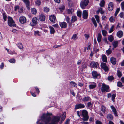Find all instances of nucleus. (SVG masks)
Returning a JSON list of instances; mask_svg holds the SVG:
<instances>
[{"instance_id": "nucleus-1", "label": "nucleus", "mask_w": 124, "mask_h": 124, "mask_svg": "<svg viewBox=\"0 0 124 124\" xmlns=\"http://www.w3.org/2000/svg\"><path fill=\"white\" fill-rule=\"evenodd\" d=\"M51 114L47 113L46 114L43 113L41 117V120L45 122V124H57L59 121L61 117L57 116L53 117L51 119L49 116ZM39 124H43L40 123Z\"/></svg>"}, {"instance_id": "nucleus-7", "label": "nucleus", "mask_w": 124, "mask_h": 124, "mask_svg": "<svg viewBox=\"0 0 124 124\" xmlns=\"http://www.w3.org/2000/svg\"><path fill=\"white\" fill-rule=\"evenodd\" d=\"M49 20L52 22L55 23L56 21V17L54 15H51L49 17Z\"/></svg>"}, {"instance_id": "nucleus-10", "label": "nucleus", "mask_w": 124, "mask_h": 124, "mask_svg": "<svg viewBox=\"0 0 124 124\" xmlns=\"http://www.w3.org/2000/svg\"><path fill=\"white\" fill-rule=\"evenodd\" d=\"M93 77L94 78H96L98 77H100V75L99 74H98L97 72L95 71H93L92 73Z\"/></svg>"}, {"instance_id": "nucleus-3", "label": "nucleus", "mask_w": 124, "mask_h": 124, "mask_svg": "<svg viewBox=\"0 0 124 124\" xmlns=\"http://www.w3.org/2000/svg\"><path fill=\"white\" fill-rule=\"evenodd\" d=\"M81 116L83 118L82 119L84 121H87L89 119V116H88V112L85 110H83L82 111V115Z\"/></svg>"}, {"instance_id": "nucleus-29", "label": "nucleus", "mask_w": 124, "mask_h": 124, "mask_svg": "<svg viewBox=\"0 0 124 124\" xmlns=\"http://www.w3.org/2000/svg\"><path fill=\"white\" fill-rule=\"evenodd\" d=\"M77 34H75L73 35L72 37L71 38V39H73V40H75L77 39Z\"/></svg>"}, {"instance_id": "nucleus-48", "label": "nucleus", "mask_w": 124, "mask_h": 124, "mask_svg": "<svg viewBox=\"0 0 124 124\" xmlns=\"http://www.w3.org/2000/svg\"><path fill=\"white\" fill-rule=\"evenodd\" d=\"M114 28V25H113L111 26L110 30L109 31V33H111L113 31Z\"/></svg>"}, {"instance_id": "nucleus-63", "label": "nucleus", "mask_w": 124, "mask_h": 124, "mask_svg": "<svg viewBox=\"0 0 124 124\" xmlns=\"http://www.w3.org/2000/svg\"><path fill=\"white\" fill-rule=\"evenodd\" d=\"M67 13L69 14H71L72 13V10L70 9H68L67 10Z\"/></svg>"}, {"instance_id": "nucleus-55", "label": "nucleus", "mask_w": 124, "mask_h": 124, "mask_svg": "<svg viewBox=\"0 0 124 124\" xmlns=\"http://www.w3.org/2000/svg\"><path fill=\"white\" fill-rule=\"evenodd\" d=\"M70 19V18H69L68 16H66V20L68 23H69V20Z\"/></svg>"}, {"instance_id": "nucleus-39", "label": "nucleus", "mask_w": 124, "mask_h": 124, "mask_svg": "<svg viewBox=\"0 0 124 124\" xmlns=\"http://www.w3.org/2000/svg\"><path fill=\"white\" fill-rule=\"evenodd\" d=\"M19 48L20 49H22L23 48V46L22 44L20 43H18L17 45Z\"/></svg>"}, {"instance_id": "nucleus-58", "label": "nucleus", "mask_w": 124, "mask_h": 124, "mask_svg": "<svg viewBox=\"0 0 124 124\" xmlns=\"http://www.w3.org/2000/svg\"><path fill=\"white\" fill-rule=\"evenodd\" d=\"M98 11L100 12L101 14H102L104 13L103 11L101 8L99 9L98 10Z\"/></svg>"}, {"instance_id": "nucleus-60", "label": "nucleus", "mask_w": 124, "mask_h": 124, "mask_svg": "<svg viewBox=\"0 0 124 124\" xmlns=\"http://www.w3.org/2000/svg\"><path fill=\"white\" fill-rule=\"evenodd\" d=\"M12 32L14 33H17L18 32V31L16 29H14L13 30Z\"/></svg>"}, {"instance_id": "nucleus-16", "label": "nucleus", "mask_w": 124, "mask_h": 124, "mask_svg": "<svg viewBox=\"0 0 124 124\" xmlns=\"http://www.w3.org/2000/svg\"><path fill=\"white\" fill-rule=\"evenodd\" d=\"M108 10L110 11H112L113 8V3L112 2H110L109 3L108 7Z\"/></svg>"}, {"instance_id": "nucleus-17", "label": "nucleus", "mask_w": 124, "mask_h": 124, "mask_svg": "<svg viewBox=\"0 0 124 124\" xmlns=\"http://www.w3.org/2000/svg\"><path fill=\"white\" fill-rule=\"evenodd\" d=\"M111 108L112 110V111L113 112L114 114L116 116H117L118 115L117 113L115 107L113 105L111 106Z\"/></svg>"}, {"instance_id": "nucleus-37", "label": "nucleus", "mask_w": 124, "mask_h": 124, "mask_svg": "<svg viewBox=\"0 0 124 124\" xmlns=\"http://www.w3.org/2000/svg\"><path fill=\"white\" fill-rule=\"evenodd\" d=\"M31 12L32 14H36L37 13L36 10L34 8H32L31 10Z\"/></svg>"}, {"instance_id": "nucleus-33", "label": "nucleus", "mask_w": 124, "mask_h": 124, "mask_svg": "<svg viewBox=\"0 0 124 124\" xmlns=\"http://www.w3.org/2000/svg\"><path fill=\"white\" fill-rule=\"evenodd\" d=\"M38 19L36 17H34L32 19V22L34 24H36L37 23V20Z\"/></svg>"}, {"instance_id": "nucleus-46", "label": "nucleus", "mask_w": 124, "mask_h": 124, "mask_svg": "<svg viewBox=\"0 0 124 124\" xmlns=\"http://www.w3.org/2000/svg\"><path fill=\"white\" fill-rule=\"evenodd\" d=\"M111 50L110 49H109L108 50L106 51V53L108 55H109L111 54Z\"/></svg>"}, {"instance_id": "nucleus-14", "label": "nucleus", "mask_w": 124, "mask_h": 124, "mask_svg": "<svg viewBox=\"0 0 124 124\" xmlns=\"http://www.w3.org/2000/svg\"><path fill=\"white\" fill-rule=\"evenodd\" d=\"M23 2L25 4L28 10H29L30 8V2L28 0H23Z\"/></svg>"}, {"instance_id": "nucleus-47", "label": "nucleus", "mask_w": 124, "mask_h": 124, "mask_svg": "<svg viewBox=\"0 0 124 124\" xmlns=\"http://www.w3.org/2000/svg\"><path fill=\"white\" fill-rule=\"evenodd\" d=\"M119 16L120 18L124 19V13L123 12H122L120 14Z\"/></svg>"}, {"instance_id": "nucleus-11", "label": "nucleus", "mask_w": 124, "mask_h": 124, "mask_svg": "<svg viewBox=\"0 0 124 124\" xmlns=\"http://www.w3.org/2000/svg\"><path fill=\"white\" fill-rule=\"evenodd\" d=\"M91 84L89 85V88L90 89H92L95 88L96 86V84L94 82L91 83Z\"/></svg>"}, {"instance_id": "nucleus-52", "label": "nucleus", "mask_w": 124, "mask_h": 124, "mask_svg": "<svg viewBox=\"0 0 124 124\" xmlns=\"http://www.w3.org/2000/svg\"><path fill=\"white\" fill-rule=\"evenodd\" d=\"M117 74L119 77H120L122 76L121 72L119 70L117 71Z\"/></svg>"}, {"instance_id": "nucleus-30", "label": "nucleus", "mask_w": 124, "mask_h": 124, "mask_svg": "<svg viewBox=\"0 0 124 124\" xmlns=\"http://www.w3.org/2000/svg\"><path fill=\"white\" fill-rule=\"evenodd\" d=\"M102 60L103 62H107L106 56L105 55H103L102 56Z\"/></svg>"}, {"instance_id": "nucleus-18", "label": "nucleus", "mask_w": 124, "mask_h": 124, "mask_svg": "<svg viewBox=\"0 0 124 124\" xmlns=\"http://www.w3.org/2000/svg\"><path fill=\"white\" fill-rule=\"evenodd\" d=\"M90 65L91 66L93 67L97 68V66L98 65V63L96 62H91Z\"/></svg>"}, {"instance_id": "nucleus-28", "label": "nucleus", "mask_w": 124, "mask_h": 124, "mask_svg": "<svg viewBox=\"0 0 124 124\" xmlns=\"http://www.w3.org/2000/svg\"><path fill=\"white\" fill-rule=\"evenodd\" d=\"M101 109L102 112L104 113L106 111V108L105 106L101 105Z\"/></svg>"}, {"instance_id": "nucleus-40", "label": "nucleus", "mask_w": 124, "mask_h": 124, "mask_svg": "<svg viewBox=\"0 0 124 124\" xmlns=\"http://www.w3.org/2000/svg\"><path fill=\"white\" fill-rule=\"evenodd\" d=\"M95 17L96 19L97 22L98 23H99L100 22L99 20V17L97 15L95 16Z\"/></svg>"}, {"instance_id": "nucleus-22", "label": "nucleus", "mask_w": 124, "mask_h": 124, "mask_svg": "<svg viewBox=\"0 0 124 124\" xmlns=\"http://www.w3.org/2000/svg\"><path fill=\"white\" fill-rule=\"evenodd\" d=\"M123 35V32L121 31H119L117 33V35L119 38L122 37Z\"/></svg>"}, {"instance_id": "nucleus-5", "label": "nucleus", "mask_w": 124, "mask_h": 124, "mask_svg": "<svg viewBox=\"0 0 124 124\" xmlns=\"http://www.w3.org/2000/svg\"><path fill=\"white\" fill-rule=\"evenodd\" d=\"M9 25L11 26L15 27V24L12 18L10 17H8V21Z\"/></svg>"}, {"instance_id": "nucleus-35", "label": "nucleus", "mask_w": 124, "mask_h": 124, "mask_svg": "<svg viewBox=\"0 0 124 124\" xmlns=\"http://www.w3.org/2000/svg\"><path fill=\"white\" fill-rule=\"evenodd\" d=\"M109 20L111 22H114L115 21V19L114 17L112 16L110 18Z\"/></svg>"}, {"instance_id": "nucleus-8", "label": "nucleus", "mask_w": 124, "mask_h": 124, "mask_svg": "<svg viewBox=\"0 0 124 124\" xmlns=\"http://www.w3.org/2000/svg\"><path fill=\"white\" fill-rule=\"evenodd\" d=\"M88 15V11L85 10H84L82 13V17L83 18L85 19H87Z\"/></svg>"}, {"instance_id": "nucleus-36", "label": "nucleus", "mask_w": 124, "mask_h": 124, "mask_svg": "<svg viewBox=\"0 0 124 124\" xmlns=\"http://www.w3.org/2000/svg\"><path fill=\"white\" fill-rule=\"evenodd\" d=\"M101 32L102 35L103 36H106L107 32L105 30H102L101 31Z\"/></svg>"}, {"instance_id": "nucleus-15", "label": "nucleus", "mask_w": 124, "mask_h": 124, "mask_svg": "<svg viewBox=\"0 0 124 124\" xmlns=\"http://www.w3.org/2000/svg\"><path fill=\"white\" fill-rule=\"evenodd\" d=\"M59 25L62 28H66L67 26L66 23L65 22H60Z\"/></svg>"}, {"instance_id": "nucleus-20", "label": "nucleus", "mask_w": 124, "mask_h": 124, "mask_svg": "<svg viewBox=\"0 0 124 124\" xmlns=\"http://www.w3.org/2000/svg\"><path fill=\"white\" fill-rule=\"evenodd\" d=\"M71 87H77V84L75 82L71 81L70 82Z\"/></svg>"}, {"instance_id": "nucleus-51", "label": "nucleus", "mask_w": 124, "mask_h": 124, "mask_svg": "<svg viewBox=\"0 0 124 124\" xmlns=\"http://www.w3.org/2000/svg\"><path fill=\"white\" fill-rule=\"evenodd\" d=\"M104 1H101L100 3V6L101 7H103L104 5Z\"/></svg>"}, {"instance_id": "nucleus-19", "label": "nucleus", "mask_w": 124, "mask_h": 124, "mask_svg": "<svg viewBox=\"0 0 124 124\" xmlns=\"http://www.w3.org/2000/svg\"><path fill=\"white\" fill-rule=\"evenodd\" d=\"M45 16L44 15L41 14L39 16V19L40 21H44L45 20Z\"/></svg>"}, {"instance_id": "nucleus-42", "label": "nucleus", "mask_w": 124, "mask_h": 124, "mask_svg": "<svg viewBox=\"0 0 124 124\" xmlns=\"http://www.w3.org/2000/svg\"><path fill=\"white\" fill-rule=\"evenodd\" d=\"M44 10L45 12H47L49 11V9L47 7H44Z\"/></svg>"}, {"instance_id": "nucleus-32", "label": "nucleus", "mask_w": 124, "mask_h": 124, "mask_svg": "<svg viewBox=\"0 0 124 124\" xmlns=\"http://www.w3.org/2000/svg\"><path fill=\"white\" fill-rule=\"evenodd\" d=\"M108 39L109 41L112 42L114 40L113 36L112 35H110L108 37Z\"/></svg>"}, {"instance_id": "nucleus-2", "label": "nucleus", "mask_w": 124, "mask_h": 124, "mask_svg": "<svg viewBox=\"0 0 124 124\" xmlns=\"http://www.w3.org/2000/svg\"><path fill=\"white\" fill-rule=\"evenodd\" d=\"M101 91L103 92H108L111 91V89L109 85L103 83L102 85Z\"/></svg>"}, {"instance_id": "nucleus-45", "label": "nucleus", "mask_w": 124, "mask_h": 124, "mask_svg": "<svg viewBox=\"0 0 124 124\" xmlns=\"http://www.w3.org/2000/svg\"><path fill=\"white\" fill-rule=\"evenodd\" d=\"M34 34L35 35H37L39 36H40V35L39 34V31H35L34 32Z\"/></svg>"}, {"instance_id": "nucleus-24", "label": "nucleus", "mask_w": 124, "mask_h": 124, "mask_svg": "<svg viewBox=\"0 0 124 124\" xmlns=\"http://www.w3.org/2000/svg\"><path fill=\"white\" fill-rule=\"evenodd\" d=\"M118 41H114L112 43L113 47L114 48H116L118 45Z\"/></svg>"}, {"instance_id": "nucleus-43", "label": "nucleus", "mask_w": 124, "mask_h": 124, "mask_svg": "<svg viewBox=\"0 0 124 124\" xmlns=\"http://www.w3.org/2000/svg\"><path fill=\"white\" fill-rule=\"evenodd\" d=\"M108 80L110 81H112L114 79V78L113 76H109L108 78Z\"/></svg>"}, {"instance_id": "nucleus-49", "label": "nucleus", "mask_w": 124, "mask_h": 124, "mask_svg": "<svg viewBox=\"0 0 124 124\" xmlns=\"http://www.w3.org/2000/svg\"><path fill=\"white\" fill-rule=\"evenodd\" d=\"M117 86L118 87H122L123 86L122 85V83L120 82H117Z\"/></svg>"}, {"instance_id": "nucleus-61", "label": "nucleus", "mask_w": 124, "mask_h": 124, "mask_svg": "<svg viewBox=\"0 0 124 124\" xmlns=\"http://www.w3.org/2000/svg\"><path fill=\"white\" fill-rule=\"evenodd\" d=\"M35 88L38 94H39V89L37 87H35Z\"/></svg>"}, {"instance_id": "nucleus-26", "label": "nucleus", "mask_w": 124, "mask_h": 124, "mask_svg": "<svg viewBox=\"0 0 124 124\" xmlns=\"http://www.w3.org/2000/svg\"><path fill=\"white\" fill-rule=\"evenodd\" d=\"M107 118L108 120H111L113 119L112 115L110 114H108L107 115Z\"/></svg>"}, {"instance_id": "nucleus-31", "label": "nucleus", "mask_w": 124, "mask_h": 124, "mask_svg": "<svg viewBox=\"0 0 124 124\" xmlns=\"http://www.w3.org/2000/svg\"><path fill=\"white\" fill-rule=\"evenodd\" d=\"M66 112H64L62 116V118H61V120L62 121H63L65 119V118L66 117Z\"/></svg>"}, {"instance_id": "nucleus-62", "label": "nucleus", "mask_w": 124, "mask_h": 124, "mask_svg": "<svg viewBox=\"0 0 124 124\" xmlns=\"http://www.w3.org/2000/svg\"><path fill=\"white\" fill-rule=\"evenodd\" d=\"M91 43H88V47L87 49L88 50H90V47Z\"/></svg>"}, {"instance_id": "nucleus-53", "label": "nucleus", "mask_w": 124, "mask_h": 124, "mask_svg": "<svg viewBox=\"0 0 124 124\" xmlns=\"http://www.w3.org/2000/svg\"><path fill=\"white\" fill-rule=\"evenodd\" d=\"M35 3L36 5L39 6L40 5L41 2L39 0L35 2Z\"/></svg>"}, {"instance_id": "nucleus-64", "label": "nucleus", "mask_w": 124, "mask_h": 124, "mask_svg": "<svg viewBox=\"0 0 124 124\" xmlns=\"http://www.w3.org/2000/svg\"><path fill=\"white\" fill-rule=\"evenodd\" d=\"M4 65L3 63H2L0 65V69H3L4 67Z\"/></svg>"}, {"instance_id": "nucleus-27", "label": "nucleus", "mask_w": 124, "mask_h": 124, "mask_svg": "<svg viewBox=\"0 0 124 124\" xmlns=\"http://www.w3.org/2000/svg\"><path fill=\"white\" fill-rule=\"evenodd\" d=\"M110 61L111 63L112 64L115 65L116 63V61L115 58L112 57L110 59Z\"/></svg>"}, {"instance_id": "nucleus-12", "label": "nucleus", "mask_w": 124, "mask_h": 124, "mask_svg": "<svg viewBox=\"0 0 124 124\" xmlns=\"http://www.w3.org/2000/svg\"><path fill=\"white\" fill-rule=\"evenodd\" d=\"M111 97H112L111 100L114 102V99L116 97L115 94H113L112 95L111 94V93H109L107 94V97L108 98H109Z\"/></svg>"}, {"instance_id": "nucleus-23", "label": "nucleus", "mask_w": 124, "mask_h": 124, "mask_svg": "<svg viewBox=\"0 0 124 124\" xmlns=\"http://www.w3.org/2000/svg\"><path fill=\"white\" fill-rule=\"evenodd\" d=\"M102 36L101 34L98 33L97 37V41L98 43H99L101 40Z\"/></svg>"}, {"instance_id": "nucleus-41", "label": "nucleus", "mask_w": 124, "mask_h": 124, "mask_svg": "<svg viewBox=\"0 0 124 124\" xmlns=\"http://www.w3.org/2000/svg\"><path fill=\"white\" fill-rule=\"evenodd\" d=\"M77 16L79 17L81 16L82 12L81 11H78L77 13Z\"/></svg>"}, {"instance_id": "nucleus-9", "label": "nucleus", "mask_w": 124, "mask_h": 124, "mask_svg": "<svg viewBox=\"0 0 124 124\" xmlns=\"http://www.w3.org/2000/svg\"><path fill=\"white\" fill-rule=\"evenodd\" d=\"M19 20L20 23L22 24L25 23L26 21V18L23 16H22L20 17Z\"/></svg>"}, {"instance_id": "nucleus-21", "label": "nucleus", "mask_w": 124, "mask_h": 124, "mask_svg": "<svg viewBox=\"0 0 124 124\" xmlns=\"http://www.w3.org/2000/svg\"><path fill=\"white\" fill-rule=\"evenodd\" d=\"M91 100L89 96L85 97L82 99V100L85 102Z\"/></svg>"}, {"instance_id": "nucleus-56", "label": "nucleus", "mask_w": 124, "mask_h": 124, "mask_svg": "<svg viewBox=\"0 0 124 124\" xmlns=\"http://www.w3.org/2000/svg\"><path fill=\"white\" fill-rule=\"evenodd\" d=\"M70 92L74 96H75V93H74L73 91V90H70Z\"/></svg>"}, {"instance_id": "nucleus-44", "label": "nucleus", "mask_w": 124, "mask_h": 124, "mask_svg": "<svg viewBox=\"0 0 124 124\" xmlns=\"http://www.w3.org/2000/svg\"><path fill=\"white\" fill-rule=\"evenodd\" d=\"M121 8L123 11H124V1L122 2L121 4Z\"/></svg>"}, {"instance_id": "nucleus-50", "label": "nucleus", "mask_w": 124, "mask_h": 124, "mask_svg": "<svg viewBox=\"0 0 124 124\" xmlns=\"http://www.w3.org/2000/svg\"><path fill=\"white\" fill-rule=\"evenodd\" d=\"M9 54L11 55H13L14 54H17V53L15 52L14 51H9Z\"/></svg>"}, {"instance_id": "nucleus-38", "label": "nucleus", "mask_w": 124, "mask_h": 124, "mask_svg": "<svg viewBox=\"0 0 124 124\" xmlns=\"http://www.w3.org/2000/svg\"><path fill=\"white\" fill-rule=\"evenodd\" d=\"M9 61L11 63H15L16 62V60L14 58H12L9 60Z\"/></svg>"}, {"instance_id": "nucleus-6", "label": "nucleus", "mask_w": 124, "mask_h": 124, "mask_svg": "<svg viewBox=\"0 0 124 124\" xmlns=\"http://www.w3.org/2000/svg\"><path fill=\"white\" fill-rule=\"evenodd\" d=\"M101 68L104 69L105 71H108L109 69L105 63L102 62L101 63Z\"/></svg>"}, {"instance_id": "nucleus-59", "label": "nucleus", "mask_w": 124, "mask_h": 124, "mask_svg": "<svg viewBox=\"0 0 124 124\" xmlns=\"http://www.w3.org/2000/svg\"><path fill=\"white\" fill-rule=\"evenodd\" d=\"M96 124H102L101 122L99 120H97L96 121Z\"/></svg>"}, {"instance_id": "nucleus-4", "label": "nucleus", "mask_w": 124, "mask_h": 124, "mask_svg": "<svg viewBox=\"0 0 124 124\" xmlns=\"http://www.w3.org/2000/svg\"><path fill=\"white\" fill-rule=\"evenodd\" d=\"M89 0H84L82 1L80 3V6L81 8L82 9H84L85 7L88 4Z\"/></svg>"}, {"instance_id": "nucleus-54", "label": "nucleus", "mask_w": 124, "mask_h": 124, "mask_svg": "<svg viewBox=\"0 0 124 124\" xmlns=\"http://www.w3.org/2000/svg\"><path fill=\"white\" fill-rule=\"evenodd\" d=\"M23 11V9L22 8H19L18 10L19 12L20 13H22Z\"/></svg>"}, {"instance_id": "nucleus-13", "label": "nucleus", "mask_w": 124, "mask_h": 124, "mask_svg": "<svg viewBox=\"0 0 124 124\" xmlns=\"http://www.w3.org/2000/svg\"><path fill=\"white\" fill-rule=\"evenodd\" d=\"M85 107V105L84 104H76L75 105V109H77L79 108H83Z\"/></svg>"}, {"instance_id": "nucleus-25", "label": "nucleus", "mask_w": 124, "mask_h": 124, "mask_svg": "<svg viewBox=\"0 0 124 124\" xmlns=\"http://www.w3.org/2000/svg\"><path fill=\"white\" fill-rule=\"evenodd\" d=\"M49 27L50 29V31L51 34H53L55 32V31L53 27L51 26H49Z\"/></svg>"}, {"instance_id": "nucleus-57", "label": "nucleus", "mask_w": 124, "mask_h": 124, "mask_svg": "<svg viewBox=\"0 0 124 124\" xmlns=\"http://www.w3.org/2000/svg\"><path fill=\"white\" fill-rule=\"evenodd\" d=\"M19 7L18 5H17L14 7V10L15 11H16L17 10H18Z\"/></svg>"}, {"instance_id": "nucleus-34", "label": "nucleus", "mask_w": 124, "mask_h": 124, "mask_svg": "<svg viewBox=\"0 0 124 124\" xmlns=\"http://www.w3.org/2000/svg\"><path fill=\"white\" fill-rule=\"evenodd\" d=\"M77 19V17L76 16H73L72 17L71 21L72 22H74L76 21Z\"/></svg>"}]
</instances>
